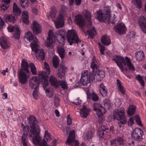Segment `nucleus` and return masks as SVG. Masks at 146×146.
<instances>
[{
    "label": "nucleus",
    "mask_w": 146,
    "mask_h": 146,
    "mask_svg": "<svg viewBox=\"0 0 146 146\" xmlns=\"http://www.w3.org/2000/svg\"><path fill=\"white\" fill-rule=\"evenodd\" d=\"M37 120L35 117L33 115H30L29 117V124L31 129L29 132L30 137L32 138V141L33 143L38 145L41 141L40 136V129L37 123Z\"/></svg>",
    "instance_id": "obj_1"
},
{
    "label": "nucleus",
    "mask_w": 146,
    "mask_h": 146,
    "mask_svg": "<svg viewBox=\"0 0 146 146\" xmlns=\"http://www.w3.org/2000/svg\"><path fill=\"white\" fill-rule=\"evenodd\" d=\"M110 7H106L104 9V13L101 9L97 11L94 14L96 18L100 22H108L109 23V17H110Z\"/></svg>",
    "instance_id": "obj_2"
},
{
    "label": "nucleus",
    "mask_w": 146,
    "mask_h": 146,
    "mask_svg": "<svg viewBox=\"0 0 146 146\" xmlns=\"http://www.w3.org/2000/svg\"><path fill=\"white\" fill-rule=\"evenodd\" d=\"M25 40L27 42H30L32 40V42L30 44L32 51H34L35 53L37 52L38 42L36 37H33V35L30 31L27 32L25 35Z\"/></svg>",
    "instance_id": "obj_3"
},
{
    "label": "nucleus",
    "mask_w": 146,
    "mask_h": 146,
    "mask_svg": "<svg viewBox=\"0 0 146 146\" xmlns=\"http://www.w3.org/2000/svg\"><path fill=\"white\" fill-rule=\"evenodd\" d=\"M67 39L69 44L72 45L73 43H76L78 45L81 43L82 41L80 39L76 31L74 29L68 30L67 34Z\"/></svg>",
    "instance_id": "obj_4"
},
{
    "label": "nucleus",
    "mask_w": 146,
    "mask_h": 146,
    "mask_svg": "<svg viewBox=\"0 0 146 146\" xmlns=\"http://www.w3.org/2000/svg\"><path fill=\"white\" fill-rule=\"evenodd\" d=\"M44 65L45 68L46 69V72L43 71L39 73V76L41 78L40 79V82L43 85V87L44 88L46 86L48 85L49 82L48 77L50 74V70L49 66L48 64L45 62Z\"/></svg>",
    "instance_id": "obj_5"
},
{
    "label": "nucleus",
    "mask_w": 146,
    "mask_h": 146,
    "mask_svg": "<svg viewBox=\"0 0 146 146\" xmlns=\"http://www.w3.org/2000/svg\"><path fill=\"white\" fill-rule=\"evenodd\" d=\"M113 115L114 119L120 121L119 123L122 124L126 123V117L124 110H115L114 111Z\"/></svg>",
    "instance_id": "obj_6"
},
{
    "label": "nucleus",
    "mask_w": 146,
    "mask_h": 146,
    "mask_svg": "<svg viewBox=\"0 0 146 146\" xmlns=\"http://www.w3.org/2000/svg\"><path fill=\"white\" fill-rule=\"evenodd\" d=\"M94 77V75L92 72L89 74L88 71L85 70L82 74L80 83L84 86H86L90 82V80H93Z\"/></svg>",
    "instance_id": "obj_7"
},
{
    "label": "nucleus",
    "mask_w": 146,
    "mask_h": 146,
    "mask_svg": "<svg viewBox=\"0 0 146 146\" xmlns=\"http://www.w3.org/2000/svg\"><path fill=\"white\" fill-rule=\"evenodd\" d=\"M143 134L142 130L140 128L136 127L133 129L131 134V137L137 141H141L143 139L142 135Z\"/></svg>",
    "instance_id": "obj_8"
},
{
    "label": "nucleus",
    "mask_w": 146,
    "mask_h": 146,
    "mask_svg": "<svg viewBox=\"0 0 146 146\" xmlns=\"http://www.w3.org/2000/svg\"><path fill=\"white\" fill-rule=\"evenodd\" d=\"M75 139L74 131H70L66 143L68 145H72V146H78L79 141L76 140H75Z\"/></svg>",
    "instance_id": "obj_9"
},
{
    "label": "nucleus",
    "mask_w": 146,
    "mask_h": 146,
    "mask_svg": "<svg viewBox=\"0 0 146 146\" xmlns=\"http://www.w3.org/2000/svg\"><path fill=\"white\" fill-rule=\"evenodd\" d=\"M30 74L25 72L19 71L18 74V77L19 81L21 84H25L27 82L30 77Z\"/></svg>",
    "instance_id": "obj_10"
},
{
    "label": "nucleus",
    "mask_w": 146,
    "mask_h": 146,
    "mask_svg": "<svg viewBox=\"0 0 146 146\" xmlns=\"http://www.w3.org/2000/svg\"><path fill=\"white\" fill-rule=\"evenodd\" d=\"M7 29L9 32L11 33L14 32V36L15 39H19L20 38V32L17 25L9 26L7 27Z\"/></svg>",
    "instance_id": "obj_11"
},
{
    "label": "nucleus",
    "mask_w": 146,
    "mask_h": 146,
    "mask_svg": "<svg viewBox=\"0 0 146 146\" xmlns=\"http://www.w3.org/2000/svg\"><path fill=\"white\" fill-rule=\"evenodd\" d=\"M93 110L97 111L96 113L99 117L102 115L106 112L104 108L99 103L94 104L93 106Z\"/></svg>",
    "instance_id": "obj_12"
},
{
    "label": "nucleus",
    "mask_w": 146,
    "mask_h": 146,
    "mask_svg": "<svg viewBox=\"0 0 146 146\" xmlns=\"http://www.w3.org/2000/svg\"><path fill=\"white\" fill-rule=\"evenodd\" d=\"M116 32L119 34L122 35L125 33L127 30V29L124 23H121L116 25L114 27Z\"/></svg>",
    "instance_id": "obj_13"
},
{
    "label": "nucleus",
    "mask_w": 146,
    "mask_h": 146,
    "mask_svg": "<svg viewBox=\"0 0 146 146\" xmlns=\"http://www.w3.org/2000/svg\"><path fill=\"white\" fill-rule=\"evenodd\" d=\"M40 83V79L38 77H33L31 78L29 81L30 86L32 89H38Z\"/></svg>",
    "instance_id": "obj_14"
},
{
    "label": "nucleus",
    "mask_w": 146,
    "mask_h": 146,
    "mask_svg": "<svg viewBox=\"0 0 146 146\" xmlns=\"http://www.w3.org/2000/svg\"><path fill=\"white\" fill-rule=\"evenodd\" d=\"M54 23L56 28H62L64 25V16L61 14H59L58 16L56 17Z\"/></svg>",
    "instance_id": "obj_15"
},
{
    "label": "nucleus",
    "mask_w": 146,
    "mask_h": 146,
    "mask_svg": "<svg viewBox=\"0 0 146 146\" xmlns=\"http://www.w3.org/2000/svg\"><path fill=\"white\" fill-rule=\"evenodd\" d=\"M3 19L6 22L14 24L16 22L17 17L13 14H6L4 15Z\"/></svg>",
    "instance_id": "obj_16"
},
{
    "label": "nucleus",
    "mask_w": 146,
    "mask_h": 146,
    "mask_svg": "<svg viewBox=\"0 0 146 146\" xmlns=\"http://www.w3.org/2000/svg\"><path fill=\"white\" fill-rule=\"evenodd\" d=\"M53 35L52 30H50L48 33V36L44 43L45 46L48 48H51L53 46L54 40L51 38Z\"/></svg>",
    "instance_id": "obj_17"
},
{
    "label": "nucleus",
    "mask_w": 146,
    "mask_h": 146,
    "mask_svg": "<svg viewBox=\"0 0 146 146\" xmlns=\"http://www.w3.org/2000/svg\"><path fill=\"white\" fill-rule=\"evenodd\" d=\"M92 74L94 75L93 79H96L99 81H101L105 76V72L102 70H98Z\"/></svg>",
    "instance_id": "obj_18"
},
{
    "label": "nucleus",
    "mask_w": 146,
    "mask_h": 146,
    "mask_svg": "<svg viewBox=\"0 0 146 146\" xmlns=\"http://www.w3.org/2000/svg\"><path fill=\"white\" fill-rule=\"evenodd\" d=\"M86 92L87 96V99L88 100H92L93 101H97L98 100L99 97L98 95L92 92L90 93L89 91V89L88 88L86 89Z\"/></svg>",
    "instance_id": "obj_19"
},
{
    "label": "nucleus",
    "mask_w": 146,
    "mask_h": 146,
    "mask_svg": "<svg viewBox=\"0 0 146 146\" xmlns=\"http://www.w3.org/2000/svg\"><path fill=\"white\" fill-rule=\"evenodd\" d=\"M32 30L33 33L36 35L40 33L41 32V25L37 21H35L33 22Z\"/></svg>",
    "instance_id": "obj_20"
},
{
    "label": "nucleus",
    "mask_w": 146,
    "mask_h": 146,
    "mask_svg": "<svg viewBox=\"0 0 146 146\" xmlns=\"http://www.w3.org/2000/svg\"><path fill=\"white\" fill-rule=\"evenodd\" d=\"M66 72V68L64 63L61 62L59 67L57 74L59 77L62 78Z\"/></svg>",
    "instance_id": "obj_21"
},
{
    "label": "nucleus",
    "mask_w": 146,
    "mask_h": 146,
    "mask_svg": "<svg viewBox=\"0 0 146 146\" xmlns=\"http://www.w3.org/2000/svg\"><path fill=\"white\" fill-rule=\"evenodd\" d=\"M138 23L142 31L144 33H146V19L143 16L140 17Z\"/></svg>",
    "instance_id": "obj_22"
},
{
    "label": "nucleus",
    "mask_w": 146,
    "mask_h": 146,
    "mask_svg": "<svg viewBox=\"0 0 146 146\" xmlns=\"http://www.w3.org/2000/svg\"><path fill=\"white\" fill-rule=\"evenodd\" d=\"M29 68V65L27 62L25 60H23L21 62V68L20 71L25 72L27 73L31 74L30 71L28 70Z\"/></svg>",
    "instance_id": "obj_23"
},
{
    "label": "nucleus",
    "mask_w": 146,
    "mask_h": 146,
    "mask_svg": "<svg viewBox=\"0 0 146 146\" xmlns=\"http://www.w3.org/2000/svg\"><path fill=\"white\" fill-rule=\"evenodd\" d=\"M0 45L2 48L4 49H6L9 47L7 39L4 37H0Z\"/></svg>",
    "instance_id": "obj_24"
},
{
    "label": "nucleus",
    "mask_w": 146,
    "mask_h": 146,
    "mask_svg": "<svg viewBox=\"0 0 146 146\" xmlns=\"http://www.w3.org/2000/svg\"><path fill=\"white\" fill-rule=\"evenodd\" d=\"M49 82L50 84L55 88H58L59 86V81L57 80L54 76L53 75H51L50 77Z\"/></svg>",
    "instance_id": "obj_25"
},
{
    "label": "nucleus",
    "mask_w": 146,
    "mask_h": 146,
    "mask_svg": "<svg viewBox=\"0 0 146 146\" xmlns=\"http://www.w3.org/2000/svg\"><path fill=\"white\" fill-rule=\"evenodd\" d=\"M99 91L102 96L104 97L106 96L107 94V89L106 86L102 83L100 85Z\"/></svg>",
    "instance_id": "obj_26"
},
{
    "label": "nucleus",
    "mask_w": 146,
    "mask_h": 146,
    "mask_svg": "<svg viewBox=\"0 0 146 146\" xmlns=\"http://www.w3.org/2000/svg\"><path fill=\"white\" fill-rule=\"evenodd\" d=\"M97 62H96V59L94 56L92 60V61L91 63V67L92 70V73H94L96 71L99 70V66L97 64Z\"/></svg>",
    "instance_id": "obj_27"
},
{
    "label": "nucleus",
    "mask_w": 146,
    "mask_h": 146,
    "mask_svg": "<svg viewBox=\"0 0 146 146\" xmlns=\"http://www.w3.org/2000/svg\"><path fill=\"white\" fill-rule=\"evenodd\" d=\"M109 129V128L107 126L105 125H102L98 132L100 138H103L104 134V131H106L107 130H108Z\"/></svg>",
    "instance_id": "obj_28"
},
{
    "label": "nucleus",
    "mask_w": 146,
    "mask_h": 146,
    "mask_svg": "<svg viewBox=\"0 0 146 146\" xmlns=\"http://www.w3.org/2000/svg\"><path fill=\"white\" fill-rule=\"evenodd\" d=\"M76 23L80 27H82L85 25L84 19L80 15H79L76 17Z\"/></svg>",
    "instance_id": "obj_29"
},
{
    "label": "nucleus",
    "mask_w": 146,
    "mask_h": 146,
    "mask_svg": "<svg viewBox=\"0 0 146 146\" xmlns=\"http://www.w3.org/2000/svg\"><path fill=\"white\" fill-rule=\"evenodd\" d=\"M13 14L17 17L19 16L21 13V11L20 8L15 3L13 6Z\"/></svg>",
    "instance_id": "obj_30"
},
{
    "label": "nucleus",
    "mask_w": 146,
    "mask_h": 146,
    "mask_svg": "<svg viewBox=\"0 0 146 146\" xmlns=\"http://www.w3.org/2000/svg\"><path fill=\"white\" fill-rule=\"evenodd\" d=\"M22 14V19L23 23L27 25L29 24V15L28 12L26 11H24L23 12Z\"/></svg>",
    "instance_id": "obj_31"
},
{
    "label": "nucleus",
    "mask_w": 146,
    "mask_h": 146,
    "mask_svg": "<svg viewBox=\"0 0 146 146\" xmlns=\"http://www.w3.org/2000/svg\"><path fill=\"white\" fill-rule=\"evenodd\" d=\"M89 112V110L87 108L86 106H83V108L80 111V113L82 117H86Z\"/></svg>",
    "instance_id": "obj_32"
},
{
    "label": "nucleus",
    "mask_w": 146,
    "mask_h": 146,
    "mask_svg": "<svg viewBox=\"0 0 146 146\" xmlns=\"http://www.w3.org/2000/svg\"><path fill=\"white\" fill-rule=\"evenodd\" d=\"M137 60L139 61L144 59L145 56L143 51H140L136 52L135 54Z\"/></svg>",
    "instance_id": "obj_33"
},
{
    "label": "nucleus",
    "mask_w": 146,
    "mask_h": 146,
    "mask_svg": "<svg viewBox=\"0 0 146 146\" xmlns=\"http://www.w3.org/2000/svg\"><path fill=\"white\" fill-rule=\"evenodd\" d=\"M85 18L87 19L88 22V25L90 26L92 25V22L91 21V13L88 10L85 11Z\"/></svg>",
    "instance_id": "obj_34"
},
{
    "label": "nucleus",
    "mask_w": 146,
    "mask_h": 146,
    "mask_svg": "<svg viewBox=\"0 0 146 146\" xmlns=\"http://www.w3.org/2000/svg\"><path fill=\"white\" fill-rule=\"evenodd\" d=\"M102 43L106 46H108L111 44L110 38L106 36H103L101 39Z\"/></svg>",
    "instance_id": "obj_35"
},
{
    "label": "nucleus",
    "mask_w": 146,
    "mask_h": 146,
    "mask_svg": "<svg viewBox=\"0 0 146 146\" xmlns=\"http://www.w3.org/2000/svg\"><path fill=\"white\" fill-rule=\"evenodd\" d=\"M60 60L58 57L54 56L53 57L52 63L54 67L57 68L59 65Z\"/></svg>",
    "instance_id": "obj_36"
},
{
    "label": "nucleus",
    "mask_w": 146,
    "mask_h": 146,
    "mask_svg": "<svg viewBox=\"0 0 146 146\" xmlns=\"http://www.w3.org/2000/svg\"><path fill=\"white\" fill-rule=\"evenodd\" d=\"M117 85L118 87L119 91L123 94H124L125 93V90L123 86L121 85V82L119 79L116 80Z\"/></svg>",
    "instance_id": "obj_37"
},
{
    "label": "nucleus",
    "mask_w": 146,
    "mask_h": 146,
    "mask_svg": "<svg viewBox=\"0 0 146 146\" xmlns=\"http://www.w3.org/2000/svg\"><path fill=\"white\" fill-rule=\"evenodd\" d=\"M50 9V14L48 16V19H49L50 17L52 18H54L56 16V10L55 7L54 6H52Z\"/></svg>",
    "instance_id": "obj_38"
},
{
    "label": "nucleus",
    "mask_w": 146,
    "mask_h": 146,
    "mask_svg": "<svg viewBox=\"0 0 146 146\" xmlns=\"http://www.w3.org/2000/svg\"><path fill=\"white\" fill-rule=\"evenodd\" d=\"M86 33L92 38H94V36L96 35V30L94 27L87 30Z\"/></svg>",
    "instance_id": "obj_39"
},
{
    "label": "nucleus",
    "mask_w": 146,
    "mask_h": 146,
    "mask_svg": "<svg viewBox=\"0 0 146 146\" xmlns=\"http://www.w3.org/2000/svg\"><path fill=\"white\" fill-rule=\"evenodd\" d=\"M58 53L60 57L62 59H63L65 57V50L62 47H59L58 48Z\"/></svg>",
    "instance_id": "obj_40"
},
{
    "label": "nucleus",
    "mask_w": 146,
    "mask_h": 146,
    "mask_svg": "<svg viewBox=\"0 0 146 146\" xmlns=\"http://www.w3.org/2000/svg\"><path fill=\"white\" fill-rule=\"evenodd\" d=\"M38 49L37 52L35 53V51H34V53L36 54H37L38 52L39 53L38 56V58L40 60H43L45 58L44 52L43 51V50L42 49V50H39L38 48Z\"/></svg>",
    "instance_id": "obj_41"
},
{
    "label": "nucleus",
    "mask_w": 146,
    "mask_h": 146,
    "mask_svg": "<svg viewBox=\"0 0 146 146\" xmlns=\"http://www.w3.org/2000/svg\"><path fill=\"white\" fill-rule=\"evenodd\" d=\"M29 68L31 72L33 75L37 74V69L34 64L33 63H31L29 64Z\"/></svg>",
    "instance_id": "obj_42"
},
{
    "label": "nucleus",
    "mask_w": 146,
    "mask_h": 146,
    "mask_svg": "<svg viewBox=\"0 0 146 146\" xmlns=\"http://www.w3.org/2000/svg\"><path fill=\"white\" fill-rule=\"evenodd\" d=\"M115 139L119 146L123 145L125 144V141L123 136H117Z\"/></svg>",
    "instance_id": "obj_43"
},
{
    "label": "nucleus",
    "mask_w": 146,
    "mask_h": 146,
    "mask_svg": "<svg viewBox=\"0 0 146 146\" xmlns=\"http://www.w3.org/2000/svg\"><path fill=\"white\" fill-rule=\"evenodd\" d=\"M95 131L94 130L88 131L86 134V138L88 140L91 139L94 136Z\"/></svg>",
    "instance_id": "obj_44"
},
{
    "label": "nucleus",
    "mask_w": 146,
    "mask_h": 146,
    "mask_svg": "<svg viewBox=\"0 0 146 146\" xmlns=\"http://www.w3.org/2000/svg\"><path fill=\"white\" fill-rule=\"evenodd\" d=\"M111 13L110 11V17H109V23H108V22H106V23H108V24H110V23L112 24H114L115 22L117 21V19L116 18V16L115 15H114L113 17H112L111 18Z\"/></svg>",
    "instance_id": "obj_45"
},
{
    "label": "nucleus",
    "mask_w": 146,
    "mask_h": 146,
    "mask_svg": "<svg viewBox=\"0 0 146 146\" xmlns=\"http://www.w3.org/2000/svg\"><path fill=\"white\" fill-rule=\"evenodd\" d=\"M136 107L134 106H131L129 107L127 111V114L129 115H131L135 113V111Z\"/></svg>",
    "instance_id": "obj_46"
},
{
    "label": "nucleus",
    "mask_w": 146,
    "mask_h": 146,
    "mask_svg": "<svg viewBox=\"0 0 146 146\" xmlns=\"http://www.w3.org/2000/svg\"><path fill=\"white\" fill-rule=\"evenodd\" d=\"M135 79L139 81L141 86H144L145 84L144 80L143 79L142 77L140 75H137L136 76Z\"/></svg>",
    "instance_id": "obj_47"
},
{
    "label": "nucleus",
    "mask_w": 146,
    "mask_h": 146,
    "mask_svg": "<svg viewBox=\"0 0 146 146\" xmlns=\"http://www.w3.org/2000/svg\"><path fill=\"white\" fill-rule=\"evenodd\" d=\"M59 85H60L61 88L63 89V90L67 89L68 88V84L66 81L63 80L59 81Z\"/></svg>",
    "instance_id": "obj_48"
},
{
    "label": "nucleus",
    "mask_w": 146,
    "mask_h": 146,
    "mask_svg": "<svg viewBox=\"0 0 146 146\" xmlns=\"http://www.w3.org/2000/svg\"><path fill=\"white\" fill-rule=\"evenodd\" d=\"M41 84L42 85L43 88L45 91V92L47 96L49 98L52 97L53 95V93L52 92H50L49 89H46V88L48 86V85L46 86V87L44 88L43 87V85L42 84Z\"/></svg>",
    "instance_id": "obj_49"
},
{
    "label": "nucleus",
    "mask_w": 146,
    "mask_h": 146,
    "mask_svg": "<svg viewBox=\"0 0 146 146\" xmlns=\"http://www.w3.org/2000/svg\"><path fill=\"white\" fill-rule=\"evenodd\" d=\"M60 99L57 96H55L54 98V106L56 108L60 105Z\"/></svg>",
    "instance_id": "obj_50"
},
{
    "label": "nucleus",
    "mask_w": 146,
    "mask_h": 146,
    "mask_svg": "<svg viewBox=\"0 0 146 146\" xmlns=\"http://www.w3.org/2000/svg\"><path fill=\"white\" fill-rule=\"evenodd\" d=\"M103 102L105 108L108 109L110 106V100L108 99H105L104 100Z\"/></svg>",
    "instance_id": "obj_51"
},
{
    "label": "nucleus",
    "mask_w": 146,
    "mask_h": 146,
    "mask_svg": "<svg viewBox=\"0 0 146 146\" xmlns=\"http://www.w3.org/2000/svg\"><path fill=\"white\" fill-rule=\"evenodd\" d=\"M20 3L22 7L23 8H25L29 5V1L28 0H26Z\"/></svg>",
    "instance_id": "obj_52"
},
{
    "label": "nucleus",
    "mask_w": 146,
    "mask_h": 146,
    "mask_svg": "<svg viewBox=\"0 0 146 146\" xmlns=\"http://www.w3.org/2000/svg\"><path fill=\"white\" fill-rule=\"evenodd\" d=\"M133 2H135L137 7L139 9H140L142 7L141 0H132Z\"/></svg>",
    "instance_id": "obj_53"
},
{
    "label": "nucleus",
    "mask_w": 146,
    "mask_h": 146,
    "mask_svg": "<svg viewBox=\"0 0 146 146\" xmlns=\"http://www.w3.org/2000/svg\"><path fill=\"white\" fill-rule=\"evenodd\" d=\"M135 117L137 123L141 126H143L140 119L138 115H135Z\"/></svg>",
    "instance_id": "obj_54"
},
{
    "label": "nucleus",
    "mask_w": 146,
    "mask_h": 146,
    "mask_svg": "<svg viewBox=\"0 0 146 146\" xmlns=\"http://www.w3.org/2000/svg\"><path fill=\"white\" fill-rule=\"evenodd\" d=\"M111 145L112 146H119L115 138L110 141Z\"/></svg>",
    "instance_id": "obj_55"
},
{
    "label": "nucleus",
    "mask_w": 146,
    "mask_h": 146,
    "mask_svg": "<svg viewBox=\"0 0 146 146\" xmlns=\"http://www.w3.org/2000/svg\"><path fill=\"white\" fill-rule=\"evenodd\" d=\"M65 33V31L63 29H60L58 30L56 32V34L58 35L61 36H63Z\"/></svg>",
    "instance_id": "obj_56"
},
{
    "label": "nucleus",
    "mask_w": 146,
    "mask_h": 146,
    "mask_svg": "<svg viewBox=\"0 0 146 146\" xmlns=\"http://www.w3.org/2000/svg\"><path fill=\"white\" fill-rule=\"evenodd\" d=\"M9 7V5H5V4H2V5L1 6V9L0 11L1 12H4L6 10H7L8 8Z\"/></svg>",
    "instance_id": "obj_57"
},
{
    "label": "nucleus",
    "mask_w": 146,
    "mask_h": 146,
    "mask_svg": "<svg viewBox=\"0 0 146 146\" xmlns=\"http://www.w3.org/2000/svg\"><path fill=\"white\" fill-rule=\"evenodd\" d=\"M38 90V89H35L33 93V97L35 99H37Z\"/></svg>",
    "instance_id": "obj_58"
},
{
    "label": "nucleus",
    "mask_w": 146,
    "mask_h": 146,
    "mask_svg": "<svg viewBox=\"0 0 146 146\" xmlns=\"http://www.w3.org/2000/svg\"><path fill=\"white\" fill-rule=\"evenodd\" d=\"M134 117H130L128 122V125L129 126H132L134 123Z\"/></svg>",
    "instance_id": "obj_59"
},
{
    "label": "nucleus",
    "mask_w": 146,
    "mask_h": 146,
    "mask_svg": "<svg viewBox=\"0 0 146 146\" xmlns=\"http://www.w3.org/2000/svg\"><path fill=\"white\" fill-rule=\"evenodd\" d=\"M123 58V57L122 56H117L115 58H113V60H114L116 63H117L119 62V61H120L122 58Z\"/></svg>",
    "instance_id": "obj_60"
},
{
    "label": "nucleus",
    "mask_w": 146,
    "mask_h": 146,
    "mask_svg": "<svg viewBox=\"0 0 146 146\" xmlns=\"http://www.w3.org/2000/svg\"><path fill=\"white\" fill-rule=\"evenodd\" d=\"M44 137L46 138V139L47 140H48L50 139V140L51 139L50 135L48 133V131H45Z\"/></svg>",
    "instance_id": "obj_61"
},
{
    "label": "nucleus",
    "mask_w": 146,
    "mask_h": 146,
    "mask_svg": "<svg viewBox=\"0 0 146 146\" xmlns=\"http://www.w3.org/2000/svg\"><path fill=\"white\" fill-rule=\"evenodd\" d=\"M21 126L22 127H23V131L25 132H25L26 131V130H27V131H28V130L29 129V127L28 125H26L25 126H24V125L23 124V123H22L21 125Z\"/></svg>",
    "instance_id": "obj_62"
},
{
    "label": "nucleus",
    "mask_w": 146,
    "mask_h": 146,
    "mask_svg": "<svg viewBox=\"0 0 146 146\" xmlns=\"http://www.w3.org/2000/svg\"><path fill=\"white\" fill-rule=\"evenodd\" d=\"M67 124L68 125H70L72 123V119L70 118V115L69 114L67 116Z\"/></svg>",
    "instance_id": "obj_63"
},
{
    "label": "nucleus",
    "mask_w": 146,
    "mask_h": 146,
    "mask_svg": "<svg viewBox=\"0 0 146 146\" xmlns=\"http://www.w3.org/2000/svg\"><path fill=\"white\" fill-rule=\"evenodd\" d=\"M47 143L45 140H43L41 142H40L39 144L38 145H39V146H47Z\"/></svg>",
    "instance_id": "obj_64"
}]
</instances>
